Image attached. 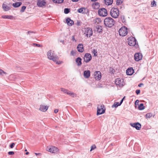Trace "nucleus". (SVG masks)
<instances>
[{"instance_id": "obj_42", "label": "nucleus", "mask_w": 158, "mask_h": 158, "mask_svg": "<svg viewBox=\"0 0 158 158\" xmlns=\"http://www.w3.org/2000/svg\"><path fill=\"white\" fill-rule=\"evenodd\" d=\"M96 148V146L95 145H92L91 147V149H90V151H92L94 149H95Z\"/></svg>"}, {"instance_id": "obj_13", "label": "nucleus", "mask_w": 158, "mask_h": 158, "mask_svg": "<svg viewBox=\"0 0 158 158\" xmlns=\"http://www.w3.org/2000/svg\"><path fill=\"white\" fill-rule=\"evenodd\" d=\"M130 125L133 127L135 128L137 130H139L141 127V124L138 122L131 123Z\"/></svg>"}, {"instance_id": "obj_20", "label": "nucleus", "mask_w": 158, "mask_h": 158, "mask_svg": "<svg viewBox=\"0 0 158 158\" xmlns=\"http://www.w3.org/2000/svg\"><path fill=\"white\" fill-rule=\"evenodd\" d=\"M90 75V72L89 70L85 71L84 72V76L86 78H89Z\"/></svg>"}, {"instance_id": "obj_57", "label": "nucleus", "mask_w": 158, "mask_h": 158, "mask_svg": "<svg viewBox=\"0 0 158 158\" xmlns=\"http://www.w3.org/2000/svg\"><path fill=\"white\" fill-rule=\"evenodd\" d=\"M31 32H30V31H28V33H31Z\"/></svg>"}, {"instance_id": "obj_52", "label": "nucleus", "mask_w": 158, "mask_h": 158, "mask_svg": "<svg viewBox=\"0 0 158 158\" xmlns=\"http://www.w3.org/2000/svg\"><path fill=\"white\" fill-rule=\"evenodd\" d=\"M35 154L37 156H38V155H41V154L40 153H35Z\"/></svg>"}, {"instance_id": "obj_49", "label": "nucleus", "mask_w": 158, "mask_h": 158, "mask_svg": "<svg viewBox=\"0 0 158 158\" xmlns=\"http://www.w3.org/2000/svg\"><path fill=\"white\" fill-rule=\"evenodd\" d=\"M72 40L73 41H76L75 39L74 35H73L72 37Z\"/></svg>"}, {"instance_id": "obj_31", "label": "nucleus", "mask_w": 158, "mask_h": 158, "mask_svg": "<svg viewBox=\"0 0 158 158\" xmlns=\"http://www.w3.org/2000/svg\"><path fill=\"white\" fill-rule=\"evenodd\" d=\"M53 1L55 3H61L63 2V0H53Z\"/></svg>"}, {"instance_id": "obj_8", "label": "nucleus", "mask_w": 158, "mask_h": 158, "mask_svg": "<svg viewBox=\"0 0 158 158\" xmlns=\"http://www.w3.org/2000/svg\"><path fill=\"white\" fill-rule=\"evenodd\" d=\"M104 107L103 105H100L98 107L97 115H98L104 113L105 112V110L103 109Z\"/></svg>"}, {"instance_id": "obj_22", "label": "nucleus", "mask_w": 158, "mask_h": 158, "mask_svg": "<svg viewBox=\"0 0 158 158\" xmlns=\"http://www.w3.org/2000/svg\"><path fill=\"white\" fill-rule=\"evenodd\" d=\"M76 63H77V65L78 66H80L81 65V59L80 57H78L76 59Z\"/></svg>"}, {"instance_id": "obj_19", "label": "nucleus", "mask_w": 158, "mask_h": 158, "mask_svg": "<svg viewBox=\"0 0 158 158\" xmlns=\"http://www.w3.org/2000/svg\"><path fill=\"white\" fill-rule=\"evenodd\" d=\"M66 22L69 26H71L74 24V22L73 20L69 18H68L66 19Z\"/></svg>"}, {"instance_id": "obj_39", "label": "nucleus", "mask_w": 158, "mask_h": 158, "mask_svg": "<svg viewBox=\"0 0 158 158\" xmlns=\"http://www.w3.org/2000/svg\"><path fill=\"white\" fill-rule=\"evenodd\" d=\"M6 73L3 70L0 69V75H3V74H6Z\"/></svg>"}, {"instance_id": "obj_35", "label": "nucleus", "mask_w": 158, "mask_h": 158, "mask_svg": "<svg viewBox=\"0 0 158 158\" xmlns=\"http://www.w3.org/2000/svg\"><path fill=\"white\" fill-rule=\"evenodd\" d=\"M70 10L68 8H65L64 9V12L65 14H67L69 12Z\"/></svg>"}, {"instance_id": "obj_43", "label": "nucleus", "mask_w": 158, "mask_h": 158, "mask_svg": "<svg viewBox=\"0 0 158 158\" xmlns=\"http://www.w3.org/2000/svg\"><path fill=\"white\" fill-rule=\"evenodd\" d=\"M15 143H11L10 145V147L11 148H12L15 145Z\"/></svg>"}, {"instance_id": "obj_26", "label": "nucleus", "mask_w": 158, "mask_h": 158, "mask_svg": "<svg viewBox=\"0 0 158 158\" xmlns=\"http://www.w3.org/2000/svg\"><path fill=\"white\" fill-rule=\"evenodd\" d=\"M2 17L3 19H11L13 18L12 15H3L2 16Z\"/></svg>"}, {"instance_id": "obj_29", "label": "nucleus", "mask_w": 158, "mask_h": 158, "mask_svg": "<svg viewBox=\"0 0 158 158\" xmlns=\"http://www.w3.org/2000/svg\"><path fill=\"white\" fill-rule=\"evenodd\" d=\"M120 106V105H119V103L118 102H115L113 105L112 106V108H116L118 106Z\"/></svg>"}, {"instance_id": "obj_3", "label": "nucleus", "mask_w": 158, "mask_h": 158, "mask_svg": "<svg viewBox=\"0 0 158 158\" xmlns=\"http://www.w3.org/2000/svg\"><path fill=\"white\" fill-rule=\"evenodd\" d=\"M111 16L113 18H117L119 15V11L117 8H112L110 11Z\"/></svg>"}, {"instance_id": "obj_30", "label": "nucleus", "mask_w": 158, "mask_h": 158, "mask_svg": "<svg viewBox=\"0 0 158 158\" xmlns=\"http://www.w3.org/2000/svg\"><path fill=\"white\" fill-rule=\"evenodd\" d=\"M152 116V114L151 113H148L146 115V117L147 118H149Z\"/></svg>"}, {"instance_id": "obj_16", "label": "nucleus", "mask_w": 158, "mask_h": 158, "mask_svg": "<svg viewBox=\"0 0 158 158\" xmlns=\"http://www.w3.org/2000/svg\"><path fill=\"white\" fill-rule=\"evenodd\" d=\"M77 49L78 52H83L84 50L83 44H79L77 47Z\"/></svg>"}, {"instance_id": "obj_7", "label": "nucleus", "mask_w": 158, "mask_h": 158, "mask_svg": "<svg viewBox=\"0 0 158 158\" xmlns=\"http://www.w3.org/2000/svg\"><path fill=\"white\" fill-rule=\"evenodd\" d=\"M47 150L50 152L52 153H56L58 151V149L56 147L54 146H52L51 147H47Z\"/></svg>"}, {"instance_id": "obj_36", "label": "nucleus", "mask_w": 158, "mask_h": 158, "mask_svg": "<svg viewBox=\"0 0 158 158\" xmlns=\"http://www.w3.org/2000/svg\"><path fill=\"white\" fill-rule=\"evenodd\" d=\"M26 7L25 6H23L22 7L21 9L20 10V12H24L25 10L26 9Z\"/></svg>"}, {"instance_id": "obj_54", "label": "nucleus", "mask_w": 158, "mask_h": 158, "mask_svg": "<svg viewBox=\"0 0 158 158\" xmlns=\"http://www.w3.org/2000/svg\"><path fill=\"white\" fill-rule=\"evenodd\" d=\"M60 42L61 43H62L63 44H64V40H61Z\"/></svg>"}, {"instance_id": "obj_34", "label": "nucleus", "mask_w": 158, "mask_h": 158, "mask_svg": "<svg viewBox=\"0 0 158 158\" xmlns=\"http://www.w3.org/2000/svg\"><path fill=\"white\" fill-rule=\"evenodd\" d=\"M61 91L62 92H63L64 93L67 94V92H68V90L66 89H64L63 88H61Z\"/></svg>"}, {"instance_id": "obj_11", "label": "nucleus", "mask_w": 158, "mask_h": 158, "mask_svg": "<svg viewBox=\"0 0 158 158\" xmlns=\"http://www.w3.org/2000/svg\"><path fill=\"white\" fill-rule=\"evenodd\" d=\"M92 59L91 55L89 53H86L84 57V61L86 62H88Z\"/></svg>"}, {"instance_id": "obj_23", "label": "nucleus", "mask_w": 158, "mask_h": 158, "mask_svg": "<svg viewBox=\"0 0 158 158\" xmlns=\"http://www.w3.org/2000/svg\"><path fill=\"white\" fill-rule=\"evenodd\" d=\"M22 2H16L13 4V6L15 7H18L22 5Z\"/></svg>"}, {"instance_id": "obj_37", "label": "nucleus", "mask_w": 158, "mask_h": 158, "mask_svg": "<svg viewBox=\"0 0 158 158\" xmlns=\"http://www.w3.org/2000/svg\"><path fill=\"white\" fill-rule=\"evenodd\" d=\"M92 52L94 53V56H96L97 55V52L96 50L95 49H93Z\"/></svg>"}, {"instance_id": "obj_28", "label": "nucleus", "mask_w": 158, "mask_h": 158, "mask_svg": "<svg viewBox=\"0 0 158 158\" xmlns=\"http://www.w3.org/2000/svg\"><path fill=\"white\" fill-rule=\"evenodd\" d=\"M138 108L139 110H142L144 109L145 107L143 103H141L138 107Z\"/></svg>"}, {"instance_id": "obj_48", "label": "nucleus", "mask_w": 158, "mask_h": 158, "mask_svg": "<svg viewBox=\"0 0 158 158\" xmlns=\"http://www.w3.org/2000/svg\"><path fill=\"white\" fill-rule=\"evenodd\" d=\"M125 97H124L123 98V99L121 100V101H120V103H119V105H120L122 104V102H123V99H124V98H125Z\"/></svg>"}, {"instance_id": "obj_10", "label": "nucleus", "mask_w": 158, "mask_h": 158, "mask_svg": "<svg viewBox=\"0 0 158 158\" xmlns=\"http://www.w3.org/2000/svg\"><path fill=\"white\" fill-rule=\"evenodd\" d=\"M143 56L142 54L139 52L136 53L134 55V59L136 61H138L142 59Z\"/></svg>"}, {"instance_id": "obj_53", "label": "nucleus", "mask_w": 158, "mask_h": 158, "mask_svg": "<svg viewBox=\"0 0 158 158\" xmlns=\"http://www.w3.org/2000/svg\"><path fill=\"white\" fill-rule=\"evenodd\" d=\"M141 85H143V83H140V84H139V85H138V86L139 87H141Z\"/></svg>"}, {"instance_id": "obj_58", "label": "nucleus", "mask_w": 158, "mask_h": 158, "mask_svg": "<svg viewBox=\"0 0 158 158\" xmlns=\"http://www.w3.org/2000/svg\"><path fill=\"white\" fill-rule=\"evenodd\" d=\"M25 151H27V149H26V150H25Z\"/></svg>"}, {"instance_id": "obj_51", "label": "nucleus", "mask_w": 158, "mask_h": 158, "mask_svg": "<svg viewBox=\"0 0 158 158\" xmlns=\"http://www.w3.org/2000/svg\"><path fill=\"white\" fill-rule=\"evenodd\" d=\"M139 102V100H137L135 102V104L136 105V104H137Z\"/></svg>"}, {"instance_id": "obj_40", "label": "nucleus", "mask_w": 158, "mask_h": 158, "mask_svg": "<svg viewBox=\"0 0 158 158\" xmlns=\"http://www.w3.org/2000/svg\"><path fill=\"white\" fill-rule=\"evenodd\" d=\"M152 6H156V2L155 1L153 0L151 3Z\"/></svg>"}, {"instance_id": "obj_15", "label": "nucleus", "mask_w": 158, "mask_h": 158, "mask_svg": "<svg viewBox=\"0 0 158 158\" xmlns=\"http://www.w3.org/2000/svg\"><path fill=\"white\" fill-rule=\"evenodd\" d=\"M94 77L96 80H100L101 78V72L99 71H97L95 72L94 73Z\"/></svg>"}, {"instance_id": "obj_46", "label": "nucleus", "mask_w": 158, "mask_h": 158, "mask_svg": "<svg viewBox=\"0 0 158 158\" xmlns=\"http://www.w3.org/2000/svg\"><path fill=\"white\" fill-rule=\"evenodd\" d=\"M58 60H57V61H55V62H56V64H61L62 63V61H58Z\"/></svg>"}, {"instance_id": "obj_44", "label": "nucleus", "mask_w": 158, "mask_h": 158, "mask_svg": "<svg viewBox=\"0 0 158 158\" xmlns=\"http://www.w3.org/2000/svg\"><path fill=\"white\" fill-rule=\"evenodd\" d=\"M9 155H13L14 154V152L13 151H10L8 152Z\"/></svg>"}, {"instance_id": "obj_45", "label": "nucleus", "mask_w": 158, "mask_h": 158, "mask_svg": "<svg viewBox=\"0 0 158 158\" xmlns=\"http://www.w3.org/2000/svg\"><path fill=\"white\" fill-rule=\"evenodd\" d=\"M33 45H34V46L35 45L36 46L38 47H41V45L40 44H35V43H33Z\"/></svg>"}, {"instance_id": "obj_33", "label": "nucleus", "mask_w": 158, "mask_h": 158, "mask_svg": "<svg viewBox=\"0 0 158 158\" xmlns=\"http://www.w3.org/2000/svg\"><path fill=\"white\" fill-rule=\"evenodd\" d=\"M123 0H116V4L117 5H119L121 4L123 2Z\"/></svg>"}, {"instance_id": "obj_6", "label": "nucleus", "mask_w": 158, "mask_h": 158, "mask_svg": "<svg viewBox=\"0 0 158 158\" xmlns=\"http://www.w3.org/2000/svg\"><path fill=\"white\" fill-rule=\"evenodd\" d=\"M128 40V44L130 46H133L136 44V40L135 38L132 37H129Z\"/></svg>"}, {"instance_id": "obj_32", "label": "nucleus", "mask_w": 158, "mask_h": 158, "mask_svg": "<svg viewBox=\"0 0 158 158\" xmlns=\"http://www.w3.org/2000/svg\"><path fill=\"white\" fill-rule=\"evenodd\" d=\"M99 6V4L98 2H95L94 4L93 5V6L95 8H98Z\"/></svg>"}, {"instance_id": "obj_1", "label": "nucleus", "mask_w": 158, "mask_h": 158, "mask_svg": "<svg viewBox=\"0 0 158 158\" xmlns=\"http://www.w3.org/2000/svg\"><path fill=\"white\" fill-rule=\"evenodd\" d=\"M104 23L106 27H111L114 25V21L111 17L106 18L104 19Z\"/></svg>"}, {"instance_id": "obj_25", "label": "nucleus", "mask_w": 158, "mask_h": 158, "mask_svg": "<svg viewBox=\"0 0 158 158\" xmlns=\"http://www.w3.org/2000/svg\"><path fill=\"white\" fill-rule=\"evenodd\" d=\"M67 94L73 97H75L76 96V94L69 90H68V92H67Z\"/></svg>"}, {"instance_id": "obj_56", "label": "nucleus", "mask_w": 158, "mask_h": 158, "mask_svg": "<svg viewBox=\"0 0 158 158\" xmlns=\"http://www.w3.org/2000/svg\"><path fill=\"white\" fill-rule=\"evenodd\" d=\"M92 1L94 2L97 1V0H91Z\"/></svg>"}, {"instance_id": "obj_47", "label": "nucleus", "mask_w": 158, "mask_h": 158, "mask_svg": "<svg viewBox=\"0 0 158 158\" xmlns=\"http://www.w3.org/2000/svg\"><path fill=\"white\" fill-rule=\"evenodd\" d=\"M135 92L137 94H138L140 93V90L139 89H137L136 90Z\"/></svg>"}, {"instance_id": "obj_21", "label": "nucleus", "mask_w": 158, "mask_h": 158, "mask_svg": "<svg viewBox=\"0 0 158 158\" xmlns=\"http://www.w3.org/2000/svg\"><path fill=\"white\" fill-rule=\"evenodd\" d=\"M2 8L4 10L6 11H8L10 9V8L9 6L4 4H3L2 5Z\"/></svg>"}, {"instance_id": "obj_27", "label": "nucleus", "mask_w": 158, "mask_h": 158, "mask_svg": "<svg viewBox=\"0 0 158 158\" xmlns=\"http://www.w3.org/2000/svg\"><path fill=\"white\" fill-rule=\"evenodd\" d=\"M77 11L79 13H81L82 14H85V9L84 8H81L78 9Z\"/></svg>"}, {"instance_id": "obj_18", "label": "nucleus", "mask_w": 158, "mask_h": 158, "mask_svg": "<svg viewBox=\"0 0 158 158\" xmlns=\"http://www.w3.org/2000/svg\"><path fill=\"white\" fill-rule=\"evenodd\" d=\"M134 72V70L132 68H129L126 70V73L127 75H132Z\"/></svg>"}, {"instance_id": "obj_17", "label": "nucleus", "mask_w": 158, "mask_h": 158, "mask_svg": "<svg viewBox=\"0 0 158 158\" xmlns=\"http://www.w3.org/2000/svg\"><path fill=\"white\" fill-rule=\"evenodd\" d=\"M48 107L47 106H45L43 105H41L40 108V110L41 111L45 112L48 109Z\"/></svg>"}, {"instance_id": "obj_5", "label": "nucleus", "mask_w": 158, "mask_h": 158, "mask_svg": "<svg viewBox=\"0 0 158 158\" xmlns=\"http://www.w3.org/2000/svg\"><path fill=\"white\" fill-rule=\"evenodd\" d=\"M98 15L102 17H105L107 15V11L104 8H102L99 9L98 10Z\"/></svg>"}, {"instance_id": "obj_4", "label": "nucleus", "mask_w": 158, "mask_h": 158, "mask_svg": "<svg viewBox=\"0 0 158 158\" xmlns=\"http://www.w3.org/2000/svg\"><path fill=\"white\" fill-rule=\"evenodd\" d=\"M127 29L125 27L121 28L119 30V33L120 36H124L127 34Z\"/></svg>"}, {"instance_id": "obj_2", "label": "nucleus", "mask_w": 158, "mask_h": 158, "mask_svg": "<svg viewBox=\"0 0 158 158\" xmlns=\"http://www.w3.org/2000/svg\"><path fill=\"white\" fill-rule=\"evenodd\" d=\"M48 58L50 60L56 61L59 60V57L56 55H54L51 50H49L47 52Z\"/></svg>"}, {"instance_id": "obj_55", "label": "nucleus", "mask_w": 158, "mask_h": 158, "mask_svg": "<svg viewBox=\"0 0 158 158\" xmlns=\"http://www.w3.org/2000/svg\"><path fill=\"white\" fill-rule=\"evenodd\" d=\"M29 154V152H27L26 153V155H28Z\"/></svg>"}, {"instance_id": "obj_38", "label": "nucleus", "mask_w": 158, "mask_h": 158, "mask_svg": "<svg viewBox=\"0 0 158 158\" xmlns=\"http://www.w3.org/2000/svg\"><path fill=\"white\" fill-rule=\"evenodd\" d=\"M76 52L74 51L73 50H72L71 51V55L73 56H74L76 54Z\"/></svg>"}, {"instance_id": "obj_41", "label": "nucleus", "mask_w": 158, "mask_h": 158, "mask_svg": "<svg viewBox=\"0 0 158 158\" xmlns=\"http://www.w3.org/2000/svg\"><path fill=\"white\" fill-rule=\"evenodd\" d=\"M97 31L99 32H100L102 31V28L101 27H97Z\"/></svg>"}, {"instance_id": "obj_14", "label": "nucleus", "mask_w": 158, "mask_h": 158, "mask_svg": "<svg viewBox=\"0 0 158 158\" xmlns=\"http://www.w3.org/2000/svg\"><path fill=\"white\" fill-rule=\"evenodd\" d=\"M46 4V2L44 0H38L37 2V6L40 7H42L45 6Z\"/></svg>"}, {"instance_id": "obj_24", "label": "nucleus", "mask_w": 158, "mask_h": 158, "mask_svg": "<svg viewBox=\"0 0 158 158\" xmlns=\"http://www.w3.org/2000/svg\"><path fill=\"white\" fill-rule=\"evenodd\" d=\"M105 4L107 5H111L113 2V0H104Z\"/></svg>"}, {"instance_id": "obj_12", "label": "nucleus", "mask_w": 158, "mask_h": 158, "mask_svg": "<svg viewBox=\"0 0 158 158\" xmlns=\"http://www.w3.org/2000/svg\"><path fill=\"white\" fill-rule=\"evenodd\" d=\"M115 83L116 85L120 87L123 86L124 84L123 80L120 78H117L116 79Z\"/></svg>"}, {"instance_id": "obj_50", "label": "nucleus", "mask_w": 158, "mask_h": 158, "mask_svg": "<svg viewBox=\"0 0 158 158\" xmlns=\"http://www.w3.org/2000/svg\"><path fill=\"white\" fill-rule=\"evenodd\" d=\"M58 109H55L54 110V112L55 114H56V113H57L58 112Z\"/></svg>"}, {"instance_id": "obj_9", "label": "nucleus", "mask_w": 158, "mask_h": 158, "mask_svg": "<svg viewBox=\"0 0 158 158\" xmlns=\"http://www.w3.org/2000/svg\"><path fill=\"white\" fill-rule=\"evenodd\" d=\"M84 34H86L87 37L88 36L89 37H90L93 34V31L92 29L89 27L85 28Z\"/></svg>"}]
</instances>
